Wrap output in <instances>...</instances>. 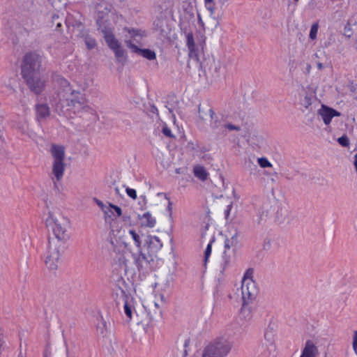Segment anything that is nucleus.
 <instances>
[{"mask_svg":"<svg viewBox=\"0 0 357 357\" xmlns=\"http://www.w3.org/2000/svg\"><path fill=\"white\" fill-rule=\"evenodd\" d=\"M62 90L59 92L60 98L65 99L66 111L63 112L66 116L79 114L83 112H91L92 108L88 105V100L84 93L73 89L69 82L63 78L59 79Z\"/></svg>","mask_w":357,"mask_h":357,"instance_id":"nucleus-1","label":"nucleus"},{"mask_svg":"<svg viewBox=\"0 0 357 357\" xmlns=\"http://www.w3.org/2000/svg\"><path fill=\"white\" fill-rule=\"evenodd\" d=\"M8 24L10 30L15 33L29 35L36 31L39 27V18L34 3H24L18 16V20H10Z\"/></svg>","mask_w":357,"mask_h":357,"instance_id":"nucleus-2","label":"nucleus"},{"mask_svg":"<svg viewBox=\"0 0 357 357\" xmlns=\"http://www.w3.org/2000/svg\"><path fill=\"white\" fill-rule=\"evenodd\" d=\"M46 224L53 232V236L50 237L49 239H55L59 242L66 243L69 238L68 229L70 224L67 218L59 213L50 212Z\"/></svg>","mask_w":357,"mask_h":357,"instance_id":"nucleus-3","label":"nucleus"},{"mask_svg":"<svg viewBox=\"0 0 357 357\" xmlns=\"http://www.w3.org/2000/svg\"><path fill=\"white\" fill-rule=\"evenodd\" d=\"M66 243L55 239H49L45 253V264L50 271L57 270L62 261Z\"/></svg>","mask_w":357,"mask_h":357,"instance_id":"nucleus-4","label":"nucleus"},{"mask_svg":"<svg viewBox=\"0 0 357 357\" xmlns=\"http://www.w3.org/2000/svg\"><path fill=\"white\" fill-rule=\"evenodd\" d=\"M102 16L99 17L96 21L98 30L103 34L107 45L114 52L115 56L118 59L123 57L125 52L121 43L114 35L112 29L102 23Z\"/></svg>","mask_w":357,"mask_h":357,"instance_id":"nucleus-5","label":"nucleus"},{"mask_svg":"<svg viewBox=\"0 0 357 357\" xmlns=\"http://www.w3.org/2000/svg\"><path fill=\"white\" fill-rule=\"evenodd\" d=\"M51 154L54 158L52 164V174L54 178L52 180L56 185V181H59L62 179L65 170L64 158L65 150L64 147L60 145L52 144L50 150Z\"/></svg>","mask_w":357,"mask_h":357,"instance_id":"nucleus-6","label":"nucleus"},{"mask_svg":"<svg viewBox=\"0 0 357 357\" xmlns=\"http://www.w3.org/2000/svg\"><path fill=\"white\" fill-rule=\"evenodd\" d=\"M231 348L230 342L226 340H216L204 348L202 357H227Z\"/></svg>","mask_w":357,"mask_h":357,"instance_id":"nucleus-7","label":"nucleus"},{"mask_svg":"<svg viewBox=\"0 0 357 357\" xmlns=\"http://www.w3.org/2000/svg\"><path fill=\"white\" fill-rule=\"evenodd\" d=\"M42 63V57L35 52H29L23 57L21 66V74L31 75L39 73Z\"/></svg>","mask_w":357,"mask_h":357,"instance_id":"nucleus-8","label":"nucleus"},{"mask_svg":"<svg viewBox=\"0 0 357 357\" xmlns=\"http://www.w3.org/2000/svg\"><path fill=\"white\" fill-rule=\"evenodd\" d=\"M259 290L256 282L253 280H245L242 281L241 294L243 299V306L252 303L257 297Z\"/></svg>","mask_w":357,"mask_h":357,"instance_id":"nucleus-9","label":"nucleus"},{"mask_svg":"<svg viewBox=\"0 0 357 357\" xmlns=\"http://www.w3.org/2000/svg\"><path fill=\"white\" fill-rule=\"evenodd\" d=\"M31 91L36 95L40 94L45 87V80L40 73L22 75Z\"/></svg>","mask_w":357,"mask_h":357,"instance_id":"nucleus-10","label":"nucleus"},{"mask_svg":"<svg viewBox=\"0 0 357 357\" xmlns=\"http://www.w3.org/2000/svg\"><path fill=\"white\" fill-rule=\"evenodd\" d=\"M132 257L139 271L151 268L155 259V257L149 252H148V255H146L141 250L138 253H132Z\"/></svg>","mask_w":357,"mask_h":357,"instance_id":"nucleus-11","label":"nucleus"},{"mask_svg":"<svg viewBox=\"0 0 357 357\" xmlns=\"http://www.w3.org/2000/svg\"><path fill=\"white\" fill-rule=\"evenodd\" d=\"M204 68L205 71L213 78H218L222 74L221 62L219 59H215L213 57L205 61Z\"/></svg>","mask_w":357,"mask_h":357,"instance_id":"nucleus-12","label":"nucleus"},{"mask_svg":"<svg viewBox=\"0 0 357 357\" xmlns=\"http://www.w3.org/2000/svg\"><path fill=\"white\" fill-rule=\"evenodd\" d=\"M317 114L320 116L325 125L328 126L335 116H340L341 113L332 107L325 105H321V107L318 109Z\"/></svg>","mask_w":357,"mask_h":357,"instance_id":"nucleus-13","label":"nucleus"},{"mask_svg":"<svg viewBox=\"0 0 357 357\" xmlns=\"http://www.w3.org/2000/svg\"><path fill=\"white\" fill-rule=\"evenodd\" d=\"M145 245L147 246L148 252L156 257L157 253L162 248V243L156 236H147Z\"/></svg>","mask_w":357,"mask_h":357,"instance_id":"nucleus-14","label":"nucleus"},{"mask_svg":"<svg viewBox=\"0 0 357 357\" xmlns=\"http://www.w3.org/2000/svg\"><path fill=\"white\" fill-rule=\"evenodd\" d=\"M235 254L236 252L231 250H224L222 255V261L220 263L221 273H222L226 268L231 266L234 261Z\"/></svg>","mask_w":357,"mask_h":357,"instance_id":"nucleus-15","label":"nucleus"},{"mask_svg":"<svg viewBox=\"0 0 357 357\" xmlns=\"http://www.w3.org/2000/svg\"><path fill=\"white\" fill-rule=\"evenodd\" d=\"M318 353V349L314 344L311 340H307L300 357H316Z\"/></svg>","mask_w":357,"mask_h":357,"instance_id":"nucleus-16","label":"nucleus"},{"mask_svg":"<svg viewBox=\"0 0 357 357\" xmlns=\"http://www.w3.org/2000/svg\"><path fill=\"white\" fill-rule=\"evenodd\" d=\"M36 119L41 121L45 120L50 114V108L46 104H38L36 106Z\"/></svg>","mask_w":357,"mask_h":357,"instance_id":"nucleus-17","label":"nucleus"},{"mask_svg":"<svg viewBox=\"0 0 357 357\" xmlns=\"http://www.w3.org/2000/svg\"><path fill=\"white\" fill-rule=\"evenodd\" d=\"M138 218L140 220V225L144 227H153L155 225V219L152 217L150 212H146L142 215H139Z\"/></svg>","mask_w":357,"mask_h":357,"instance_id":"nucleus-18","label":"nucleus"},{"mask_svg":"<svg viewBox=\"0 0 357 357\" xmlns=\"http://www.w3.org/2000/svg\"><path fill=\"white\" fill-rule=\"evenodd\" d=\"M238 244V234L235 233L230 238H226L225 241L224 248L225 250H231L236 252Z\"/></svg>","mask_w":357,"mask_h":357,"instance_id":"nucleus-19","label":"nucleus"},{"mask_svg":"<svg viewBox=\"0 0 357 357\" xmlns=\"http://www.w3.org/2000/svg\"><path fill=\"white\" fill-rule=\"evenodd\" d=\"M96 10L97 13L96 20L98 19L99 17L102 16V22L104 24H106V21H104V17L105 15H108V13L110 11V8H109L108 5L105 3H98L96 6Z\"/></svg>","mask_w":357,"mask_h":357,"instance_id":"nucleus-20","label":"nucleus"},{"mask_svg":"<svg viewBox=\"0 0 357 357\" xmlns=\"http://www.w3.org/2000/svg\"><path fill=\"white\" fill-rule=\"evenodd\" d=\"M124 312L129 320L132 318V314L136 313L135 307L132 298H127L124 303Z\"/></svg>","mask_w":357,"mask_h":357,"instance_id":"nucleus-21","label":"nucleus"},{"mask_svg":"<svg viewBox=\"0 0 357 357\" xmlns=\"http://www.w3.org/2000/svg\"><path fill=\"white\" fill-rule=\"evenodd\" d=\"M193 173L196 178L202 181H205L208 176V173L204 167L202 165H195L193 167Z\"/></svg>","mask_w":357,"mask_h":357,"instance_id":"nucleus-22","label":"nucleus"},{"mask_svg":"<svg viewBox=\"0 0 357 357\" xmlns=\"http://www.w3.org/2000/svg\"><path fill=\"white\" fill-rule=\"evenodd\" d=\"M228 1L229 0H204L205 6L206 9L210 11L211 14H213L215 13L216 9L215 5L217 3L220 4V7L222 8Z\"/></svg>","mask_w":357,"mask_h":357,"instance_id":"nucleus-23","label":"nucleus"},{"mask_svg":"<svg viewBox=\"0 0 357 357\" xmlns=\"http://www.w3.org/2000/svg\"><path fill=\"white\" fill-rule=\"evenodd\" d=\"M208 115L211 119L210 126L213 130H217L220 128L221 123L218 120V117L215 116V114L212 108L208 107Z\"/></svg>","mask_w":357,"mask_h":357,"instance_id":"nucleus-24","label":"nucleus"},{"mask_svg":"<svg viewBox=\"0 0 357 357\" xmlns=\"http://www.w3.org/2000/svg\"><path fill=\"white\" fill-rule=\"evenodd\" d=\"M186 44L190 52L194 53L196 50V45L194 40L193 33L189 32L186 34Z\"/></svg>","mask_w":357,"mask_h":357,"instance_id":"nucleus-25","label":"nucleus"},{"mask_svg":"<svg viewBox=\"0 0 357 357\" xmlns=\"http://www.w3.org/2000/svg\"><path fill=\"white\" fill-rule=\"evenodd\" d=\"M139 55L149 60H154L156 58L155 52L149 49H142Z\"/></svg>","mask_w":357,"mask_h":357,"instance_id":"nucleus-26","label":"nucleus"},{"mask_svg":"<svg viewBox=\"0 0 357 357\" xmlns=\"http://www.w3.org/2000/svg\"><path fill=\"white\" fill-rule=\"evenodd\" d=\"M148 314L150 317V319L152 320H158L162 317V310L158 309L155 310L150 308L148 312Z\"/></svg>","mask_w":357,"mask_h":357,"instance_id":"nucleus-27","label":"nucleus"},{"mask_svg":"<svg viewBox=\"0 0 357 357\" xmlns=\"http://www.w3.org/2000/svg\"><path fill=\"white\" fill-rule=\"evenodd\" d=\"M84 43L87 49L90 50L94 49L97 45L96 39L90 36L84 37Z\"/></svg>","mask_w":357,"mask_h":357,"instance_id":"nucleus-28","label":"nucleus"},{"mask_svg":"<svg viewBox=\"0 0 357 357\" xmlns=\"http://www.w3.org/2000/svg\"><path fill=\"white\" fill-rule=\"evenodd\" d=\"M208 109L202 108L200 106L198 107L199 119L202 122H205L207 120L206 117L209 116Z\"/></svg>","mask_w":357,"mask_h":357,"instance_id":"nucleus-29","label":"nucleus"},{"mask_svg":"<svg viewBox=\"0 0 357 357\" xmlns=\"http://www.w3.org/2000/svg\"><path fill=\"white\" fill-rule=\"evenodd\" d=\"M129 234L131 235L133 241H135V245L140 249L142 245V241L139 234H137L134 230H130Z\"/></svg>","mask_w":357,"mask_h":357,"instance_id":"nucleus-30","label":"nucleus"},{"mask_svg":"<svg viewBox=\"0 0 357 357\" xmlns=\"http://www.w3.org/2000/svg\"><path fill=\"white\" fill-rule=\"evenodd\" d=\"M126 46L131 50L132 52H134L138 55L140 54L142 49L138 47L135 44L132 43L130 40L126 41Z\"/></svg>","mask_w":357,"mask_h":357,"instance_id":"nucleus-31","label":"nucleus"},{"mask_svg":"<svg viewBox=\"0 0 357 357\" xmlns=\"http://www.w3.org/2000/svg\"><path fill=\"white\" fill-rule=\"evenodd\" d=\"M257 162L259 166L263 168L273 167V165L268 160V159L264 157L258 158Z\"/></svg>","mask_w":357,"mask_h":357,"instance_id":"nucleus-32","label":"nucleus"},{"mask_svg":"<svg viewBox=\"0 0 357 357\" xmlns=\"http://www.w3.org/2000/svg\"><path fill=\"white\" fill-rule=\"evenodd\" d=\"M337 142L338 143L344 146V147H347L349 146V138L347 135H342V137H339L337 139Z\"/></svg>","mask_w":357,"mask_h":357,"instance_id":"nucleus-33","label":"nucleus"},{"mask_svg":"<svg viewBox=\"0 0 357 357\" xmlns=\"http://www.w3.org/2000/svg\"><path fill=\"white\" fill-rule=\"evenodd\" d=\"M317 31H318V24H312V26H311V29H310L309 37L312 40L315 39L317 37Z\"/></svg>","mask_w":357,"mask_h":357,"instance_id":"nucleus-34","label":"nucleus"},{"mask_svg":"<svg viewBox=\"0 0 357 357\" xmlns=\"http://www.w3.org/2000/svg\"><path fill=\"white\" fill-rule=\"evenodd\" d=\"M162 134L169 138H174V135L172 134L171 129L167 126L164 125L162 129Z\"/></svg>","mask_w":357,"mask_h":357,"instance_id":"nucleus-35","label":"nucleus"},{"mask_svg":"<svg viewBox=\"0 0 357 357\" xmlns=\"http://www.w3.org/2000/svg\"><path fill=\"white\" fill-rule=\"evenodd\" d=\"M211 254V242L209 243L204 251V262L206 264L207 263V261L208 259V257H210Z\"/></svg>","mask_w":357,"mask_h":357,"instance_id":"nucleus-36","label":"nucleus"},{"mask_svg":"<svg viewBox=\"0 0 357 357\" xmlns=\"http://www.w3.org/2000/svg\"><path fill=\"white\" fill-rule=\"evenodd\" d=\"M126 193L127 195L130 197L132 198V199H136L137 196V192L135 189H132V188H130L128 187H127L126 188Z\"/></svg>","mask_w":357,"mask_h":357,"instance_id":"nucleus-37","label":"nucleus"},{"mask_svg":"<svg viewBox=\"0 0 357 357\" xmlns=\"http://www.w3.org/2000/svg\"><path fill=\"white\" fill-rule=\"evenodd\" d=\"M353 34V32L351 31V25L350 24H347L344 26V35L347 37L350 38Z\"/></svg>","mask_w":357,"mask_h":357,"instance_id":"nucleus-38","label":"nucleus"},{"mask_svg":"<svg viewBox=\"0 0 357 357\" xmlns=\"http://www.w3.org/2000/svg\"><path fill=\"white\" fill-rule=\"evenodd\" d=\"M109 207L110 208H112L115 211L117 217H120L122 215V210L119 206L114 205L112 204H109Z\"/></svg>","mask_w":357,"mask_h":357,"instance_id":"nucleus-39","label":"nucleus"},{"mask_svg":"<svg viewBox=\"0 0 357 357\" xmlns=\"http://www.w3.org/2000/svg\"><path fill=\"white\" fill-rule=\"evenodd\" d=\"M222 127L228 129L229 130H236V131H238L241 130V128L238 126H235L234 124H231V123H227V124H225L222 126Z\"/></svg>","mask_w":357,"mask_h":357,"instance_id":"nucleus-40","label":"nucleus"},{"mask_svg":"<svg viewBox=\"0 0 357 357\" xmlns=\"http://www.w3.org/2000/svg\"><path fill=\"white\" fill-rule=\"evenodd\" d=\"M252 273H253V271L252 269H248L246 271V272L244 274V276H243V280L242 281H245V280H252Z\"/></svg>","mask_w":357,"mask_h":357,"instance_id":"nucleus-41","label":"nucleus"},{"mask_svg":"<svg viewBox=\"0 0 357 357\" xmlns=\"http://www.w3.org/2000/svg\"><path fill=\"white\" fill-rule=\"evenodd\" d=\"M352 345L355 353L357 354V331L354 332Z\"/></svg>","mask_w":357,"mask_h":357,"instance_id":"nucleus-42","label":"nucleus"},{"mask_svg":"<svg viewBox=\"0 0 357 357\" xmlns=\"http://www.w3.org/2000/svg\"><path fill=\"white\" fill-rule=\"evenodd\" d=\"M271 240L270 239H266L264 241V244H263V249L264 250L268 251V250H269L271 249Z\"/></svg>","mask_w":357,"mask_h":357,"instance_id":"nucleus-43","label":"nucleus"},{"mask_svg":"<svg viewBox=\"0 0 357 357\" xmlns=\"http://www.w3.org/2000/svg\"><path fill=\"white\" fill-rule=\"evenodd\" d=\"M304 102H305L303 103V105L305 106V108H307L308 106L311 105V100L307 96L305 97Z\"/></svg>","mask_w":357,"mask_h":357,"instance_id":"nucleus-44","label":"nucleus"},{"mask_svg":"<svg viewBox=\"0 0 357 357\" xmlns=\"http://www.w3.org/2000/svg\"><path fill=\"white\" fill-rule=\"evenodd\" d=\"M139 30L135 29H128V33L132 36H137L139 35Z\"/></svg>","mask_w":357,"mask_h":357,"instance_id":"nucleus-45","label":"nucleus"},{"mask_svg":"<svg viewBox=\"0 0 357 357\" xmlns=\"http://www.w3.org/2000/svg\"><path fill=\"white\" fill-rule=\"evenodd\" d=\"M93 200L98 204V206H100L102 210L104 209L105 205L101 201H100L97 198H93Z\"/></svg>","mask_w":357,"mask_h":357,"instance_id":"nucleus-46","label":"nucleus"},{"mask_svg":"<svg viewBox=\"0 0 357 357\" xmlns=\"http://www.w3.org/2000/svg\"><path fill=\"white\" fill-rule=\"evenodd\" d=\"M20 347H22L21 346ZM17 357H26V352H24L22 350V348H20L19 354Z\"/></svg>","mask_w":357,"mask_h":357,"instance_id":"nucleus-47","label":"nucleus"},{"mask_svg":"<svg viewBox=\"0 0 357 357\" xmlns=\"http://www.w3.org/2000/svg\"><path fill=\"white\" fill-rule=\"evenodd\" d=\"M51 355V352L49 349H46L44 352V357H49Z\"/></svg>","mask_w":357,"mask_h":357,"instance_id":"nucleus-48","label":"nucleus"},{"mask_svg":"<svg viewBox=\"0 0 357 357\" xmlns=\"http://www.w3.org/2000/svg\"><path fill=\"white\" fill-rule=\"evenodd\" d=\"M154 308L155 310H158V309H161L162 310V306L160 303H158V302H154Z\"/></svg>","mask_w":357,"mask_h":357,"instance_id":"nucleus-49","label":"nucleus"},{"mask_svg":"<svg viewBox=\"0 0 357 357\" xmlns=\"http://www.w3.org/2000/svg\"><path fill=\"white\" fill-rule=\"evenodd\" d=\"M317 66L319 70H322L324 68V65L320 62H317Z\"/></svg>","mask_w":357,"mask_h":357,"instance_id":"nucleus-50","label":"nucleus"},{"mask_svg":"<svg viewBox=\"0 0 357 357\" xmlns=\"http://www.w3.org/2000/svg\"><path fill=\"white\" fill-rule=\"evenodd\" d=\"M151 112H153V113H155V114H158V109H157V107H155V106H153V107H151Z\"/></svg>","mask_w":357,"mask_h":357,"instance_id":"nucleus-51","label":"nucleus"},{"mask_svg":"<svg viewBox=\"0 0 357 357\" xmlns=\"http://www.w3.org/2000/svg\"><path fill=\"white\" fill-rule=\"evenodd\" d=\"M310 70H311V65L310 64H307V67H306V72L307 73H309L310 72Z\"/></svg>","mask_w":357,"mask_h":357,"instance_id":"nucleus-52","label":"nucleus"},{"mask_svg":"<svg viewBox=\"0 0 357 357\" xmlns=\"http://www.w3.org/2000/svg\"><path fill=\"white\" fill-rule=\"evenodd\" d=\"M160 298H161V301L162 303H165V301H164V296L163 295H160Z\"/></svg>","mask_w":357,"mask_h":357,"instance_id":"nucleus-53","label":"nucleus"},{"mask_svg":"<svg viewBox=\"0 0 357 357\" xmlns=\"http://www.w3.org/2000/svg\"><path fill=\"white\" fill-rule=\"evenodd\" d=\"M115 192L116 194H119V189L118 188H115Z\"/></svg>","mask_w":357,"mask_h":357,"instance_id":"nucleus-54","label":"nucleus"},{"mask_svg":"<svg viewBox=\"0 0 357 357\" xmlns=\"http://www.w3.org/2000/svg\"><path fill=\"white\" fill-rule=\"evenodd\" d=\"M86 89V86H84V87L82 88V91H83V92H84V91H85Z\"/></svg>","mask_w":357,"mask_h":357,"instance_id":"nucleus-55","label":"nucleus"},{"mask_svg":"<svg viewBox=\"0 0 357 357\" xmlns=\"http://www.w3.org/2000/svg\"><path fill=\"white\" fill-rule=\"evenodd\" d=\"M314 56L318 57L317 54H314Z\"/></svg>","mask_w":357,"mask_h":357,"instance_id":"nucleus-56","label":"nucleus"}]
</instances>
